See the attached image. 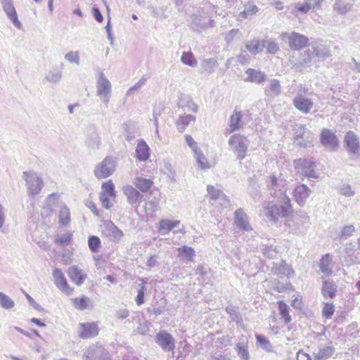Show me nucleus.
Masks as SVG:
<instances>
[{
	"instance_id": "59",
	"label": "nucleus",
	"mask_w": 360,
	"mask_h": 360,
	"mask_svg": "<svg viewBox=\"0 0 360 360\" xmlns=\"http://www.w3.org/2000/svg\"><path fill=\"white\" fill-rule=\"evenodd\" d=\"M145 290L146 289H143V286L141 288H139L137 290V296L135 299V301L138 306H140L144 303Z\"/></svg>"
},
{
	"instance_id": "42",
	"label": "nucleus",
	"mask_w": 360,
	"mask_h": 360,
	"mask_svg": "<svg viewBox=\"0 0 360 360\" xmlns=\"http://www.w3.org/2000/svg\"><path fill=\"white\" fill-rule=\"evenodd\" d=\"M331 263V258L329 254L325 255L322 257L320 261V269L322 273L330 275L332 274V269L330 266Z\"/></svg>"
},
{
	"instance_id": "36",
	"label": "nucleus",
	"mask_w": 360,
	"mask_h": 360,
	"mask_svg": "<svg viewBox=\"0 0 360 360\" xmlns=\"http://www.w3.org/2000/svg\"><path fill=\"white\" fill-rule=\"evenodd\" d=\"M195 117L191 115L180 116L176 121L177 129L179 132H183L190 123L194 122Z\"/></svg>"
},
{
	"instance_id": "43",
	"label": "nucleus",
	"mask_w": 360,
	"mask_h": 360,
	"mask_svg": "<svg viewBox=\"0 0 360 360\" xmlns=\"http://www.w3.org/2000/svg\"><path fill=\"white\" fill-rule=\"evenodd\" d=\"M351 9V5L342 0H336L334 4V10L340 15H345Z\"/></svg>"
},
{
	"instance_id": "23",
	"label": "nucleus",
	"mask_w": 360,
	"mask_h": 360,
	"mask_svg": "<svg viewBox=\"0 0 360 360\" xmlns=\"http://www.w3.org/2000/svg\"><path fill=\"white\" fill-rule=\"evenodd\" d=\"M293 104L298 110L304 114L309 112L314 105L310 99L302 95H299L293 99Z\"/></svg>"
},
{
	"instance_id": "2",
	"label": "nucleus",
	"mask_w": 360,
	"mask_h": 360,
	"mask_svg": "<svg viewBox=\"0 0 360 360\" xmlns=\"http://www.w3.org/2000/svg\"><path fill=\"white\" fill-rule=\"evenodd\" d=\"M309 223V217L307 214L304 212H300L287 219L285 222V226L290 233L300 235L304 233L306 228L304 226Z\"/></svg>"
},
{
	"instance_id": "57",
	"label": "nucleus",
	"mask_w": 360,
	"mask_h": 360,
	"mask_svg": "<svg viewBox=\"0 0 360 360\" xmlns=\"http://www.w3.org/2000/svg\"><path fill=\"white\" fill-rule=\"evenodd\" d=\"M186 142L188 146L191 148L193 154L197 151L200 150L198 148V143L194 141V139L190 135L185 136Z\"/></svg>"
},
{
	"instance_id": "53",
	"label": "nucleus",
	"mask_w": 360,
	"mask_h": 360,
	"mask_svg": "<svg viewBox=\"0 0 360 360\" xmlns=\"http://www.w3.org/2000/svg\"><path fill=\"white\" fill-rule=\"evenodd\" d=\"M72 237V236L71 233L58 235L56 237L55 242L60 245L68 244L70 242Z\"/></svg>"
},
{
	"instance_id": "55",
	"label": "nucleus",
	"mask_w": 360,
	"mask_h": 360,
	"mask_svg": "<svg viewBox=\"0 0 360 360\" xmlns=\"http://www.w3.org/2000/svg\"><path fill=\"white\" fill-rule=\"evenodd\" d=\"M340 193L346 197L354 196L355 192L352 189V187L349 184H343L340 188Z\"/></svg>"
},
{
	"instance_id": "8",
	"label": "nucleus",
	"mask_w": 360,
	"mask_h": 360,
	"mask_svg": "<svg viewBox=\"0 0 360 360\" xmlns=\"http://www.w3.org/2000/svg\"><path fill=\"white\" fill-rule=\"evenodd\" d=\"M155 342L165 352L173 351L175 347V340L172 335L165 330L159 332L155 338Z\"/></svg>"
},
{
	"instance_id": "45",
	"label": "nucleus",
	"mask_w": 360,
	"mask_h": 360,
	"mask_svg": "<svg viewBox=\"0 0 360 360\" xmlns=\"http://www.w3.org/2000/svg\"><path fill=\"white\" fill-rule=\"evenodd\" d=\"M122 128L127 141H131L135 138L134 130L131 122L128 121L124 122L122 125Z\"/></svg>"
},
{
	"instance_id": "33",
	"label": "nucleus",
	"mask_w": 360,
	"mask_h": 360,
	"mask_svg": "<svg viewBox=\"0 0 360 360\" xmlns=\"http://www.w3.org/2000/svg\"><path fill=\"white\" fill-rule=\"evenodd\" d=\"M257 12V6L253 3L248 2L245 5V9L238 14V20H242L250 18Z\"/></svg>"
},
{
	"instance_id": "44",
	"label": "nucleus",
	"mask_w": 360,
	"mask_h": 360,
	"mask_svg": "<svg viewBox=\"0 0 360 360\" xmlns=\"http://www.w3.org/2000/svg\"><path fill=\"white\" fill-rule=\"evenodd\" d=\"M15 306V302L8 295L0 292V307L4 309H11Z\"/></svg>"
},
{
	"instance_id": "1",
	"label": "nucleus",
	"mask_w": 360,
	"mask_h": 360,
	"mask_svg": "<svg viewBox=\"0 0 360 360\" xmlns=\"http://www.w3.org/2000/svg\"><path fill=\"white\" fill-rule=\"evenodd\" d=\"M280 205L269 202L266 207H264L262 214L266 220L276 223L279 217H285L292 212L290 200L287 195H282L278 200Z\"/></svg>"
},
{
	"instance_id": "5",
	"label": "nucleus",
	"mask_w": 360,
	"mask_h": 360,
	"mask_svg": "<svg viewBox=\"0 0 360 360\" xmlns=\"http://www.w3.org/2000/svg\"><path fill=\"white\" fill-rule=\"evenodd\" d=\"M295 143L300 147L312 146L314 134L303 124H296L294 133Z\"/></svg>"
},
{
	"instance_id": "29",
	"label": "nucleus",
	"mask_w": 360,
	"mask_h": 360,
	"mask_svg": "<svg viewBox=\"0 0 360 360\" xmlns=\"http://www.w3.org/2000/svg\"><path fill=\"white\" fill-rule=\"evenodd\" d=\"M179 224L180 221L179 220L171 221L169 219H162L159 222L158 231L160 234L165 235Z\"/></svg>"
},
{
	"instance_id": "32",
	"label": "nucleus",
	"mask_w": 360,
	"mask_h": 360,
	"mask_svg": "<svg viewBox=\"0 0 360 360\" xmlns=\"http://www.w3.org/2000/svg\"><path fill=\"white\" fill-rule=\"evenodd\" d=\"M321 291L325 298H333L335 295L337 288L333 281L327 280L323 282Z\"/></svg>"
},
{
	"instance_id": "13",
	"label": "nucleus",
	"mask_w": 360,
	"mask_h": 360,
	"mask_svg": "<svg viewBox=\"0 0 360 360\" xmlns=\"http://www.w3.org/2000/svg\"><path fill=\"white\" fill-rule=\"evenodd\" d=\"M54 283L56 287L67 295H70L73 289L70 287L64 274L59 269H55L53 271Z\"/></svg>"
},
{
	"instance_id": "12",
	"label": "nucleus",
	"mask_w": 360,
	"mask_h": 360,
	"mask_svg": "<svg viewBox=\"0 0 360 360\" xmlns=\"http://www.w3.org/2000/svg\"><path fill=\"white\" fill-rule=\"evenodd\" d=\"M344 143L347 151L351 155H359V141L357 135L352 131L346 133Z\"/></svg>"
},
{
	"instance_id": "16",
	"label": "nucleus",
	"mask_w": 360,
	"mask_h": 360,
	"mask_svg": "<svg viewBox=\"0 0 360 360\" xmlns=\"http://www.w3.org/2000/svg\"><path fill=\"white\" fill-rule=\"evenodd\" d=\"M234 224L242 231H250L252 229L248 221V215L241 208L235 211Z\"/></svg>"
},
{
	"instance_id": "51",
	"label": "nucleus",
	"mask_w": 360,
	"mask_h": 360,
	"mask_svg": "<svg viewBox=\"0 0 360 360\" xmlns=\"http://www.w3.org/2000/svg\"><path fill=\"white\" fill-rule=\"evenodd\" d=\"M110 198H115V195H108L105 193H100V201L102 204V206L105 209L108 210L113 205L110 201Z\"/></svg>"
},
{
	"instance_id": "24",
	"label": "nucleus",
	"mask_w": 360,
	"mask_h": 360,
	"mask_svg": "<svg viewBox=\"0 0 360 360\" xmlns=\"http://www.w3.org/2000/svg\"><path fill=\"white\" fill-rule=\"evenodd\" d=\"M1 4L4 11L13 22V25L20 27V22L18 19V15L11 0H2Z\"/></svg>"
},
{
	"instance_id": "14",
	"label": "nucleus",
	"mask_w": 360,
	"mask_h": 360,
	"mask_svg": "<svg viewBox=\"0 0 360 360\" xmlns=\"http://www.w3.org/2000/svg\"><path fill=\"white\" fill-rule=\"evenodd\" d=\"M122 191L127 197V202L134 207H138L143 195L131 185H125L122 187Z\"/></svg>"
},
{
	"instance_id": "58",
	"label": "nucleus",
	"mask_w": 360,
	"mask_h": 360,
	"mask_svg": "<svg viewBox=\"0 0 360 360\" xmlns=\"http://www.w3.org/2000/svg\"><path fill=\"white\" fill-rule=\"evenodd\" d=\"M246 48L250 53L256 54L259 52V42L258 41H252L246 44Z\"/></svg>"
},
{
	"instance_id": "31",
	"label": "nucleus",
	"mask_w": 360,
	"mask_h": 360,
	"mask_svg": "<svg viewBox=\"0 0 360 360\" xmlns=\"http://www.w3.org/2000/svg\"><path fill=\"white\" fill-rule=\"evenodd\" d=\"M133 184L143 193H146L150 191L153 185V182L150 179H146L143 177L135 178Z\"/></svg>"
},
{
	"instance_id": "25",
	"label": "nucleus",
	"mask_w": 360,
	"mask_h": 360,
	"mask_svg": "<svg viewBox=\"0 0 360 360\" xmlns=\"http://www.w3.org/2000/svg\"><path fill=\"white\" fill-rule=\"evenodd\" d=\"M68 275L72 282L77 285H81L86 278V275L76 266L69 267Z\"/></svg>"
},
{
	"instance_id": "6",
	"label": "nucleus",
	"mask_w": 360,
	"mask_h": 360,
	"mask_svg": "<svg viewBox=\"0 0 360 360\" xmlns=\"http://www.w3.org/2000/svg\"><path fill=\"white\" fill-rule=\"evenodd\" d=\"M22 178L26 181L29 195H38L43 187V181L36 173L24 172Z\"/></svg>"
},
{
	"instance_id": "18",
	"label": "nucleus",
	"mask_w": 360,
	"mask_h": 360,
	"mask_svg": "<svg viewBox=\"0 0 360 360\" xmlns=\"http://www.w3.org/2000/svg\"><path fill=\"white\" fill-rule=\"evenodd\" d=\"M270 188L275 191V195L278 197V200H280L282 195H286V181L283 178H276L275 176H270Z\"/></svg>"
},
{
	"instance_id": "47",
	"label": "nucleus",
	"mask_w": 360,
	"mask_h": 360,
	"mask_svg": "<svg viewBox=\"0 0 360 360\" xmlns=\"http://www.w3.org/2000/svg\"><path fill=\"white\" fill-rule=\"evenodd\" d=\"M181 60L184 64L189 66L193 67L197 65V60L191 52H184Z\"/></svg>"
},
{
	"instance_id": "34",
	"label": "nucleus",
	"mask_w": 360,
	"mask_h": 360,
	"mask_svg": "<svg viewBox=\"0 0 360 360\" xmlns=\"http://www.w3.org/2000/svg\"><path fill=\"white\" fill-rule=\"evenodd\" d=\"M226 311L229 315L232 321L236 322L237 324L243 323V318L238 307L232 304H229L226 307Z\"/></svg>"
},
{
	"instance_id": "48",
	"label": "nucleus",
	"mask_w": 360,
	"mask_h": 360,
	"mask_svg": "<svg viewBox=\"0 0 360 360\" xmlns=\"http://www.w3.org/2000/svg\"><path fill=\"white\" fill-rule=\"evenodd\" d=\"M88 245L92 252H97L101 247V240L97 236H91L88 239Z\"/></svg>"
},
{
	"instance_id": "27",
	"label": "nucleus",
	"mask_w": 360,
	"mask_h": 360,
	"mask_svg": "<svg viewBox=\"0 0 360 360\" xmlns=\"http://www.w3.org/2000/svg\"><path fill=\"white\" fill-rule=\"evenodd\" d=\"M243 115L240 111L234 110L229 120V126L227 129L229 133H232L242 127Z\"/></svg>"
},
{
	"instance_id": "63",
	"label": "nucleus",
	"mask_w": 360,
	"mask_h": 360,
	"mask_svg": "<svg viewBox=\"0 0 360 360\" xmlns=\"http://www.w3.org/2000/svg\"><path fill=\"white\" fill-rule=\"evenodd\" d=\"M65 58L72 63H79V54L77 52H70L65 56Z\"/></svg>"
},
{
	"instance_id": "19",
	"label": "nucleus",
	"mask_w": 360,
	"mask_h": 360,
	"mask_svg": "<svg viewBox=\"0 0 360 360\" xmlns=\"http://www.w3.org/2000/svg\"><path fill=\"white\" fill-rule=\"evenodd\" d=\"M248 349L249 341L246 337H243L234 347L235 352L241 360H250Z\"/></svg>"
},
{
	"instance_id": "17",
	"label": "nucleus",
	"mask_w": 360,
	"mask_h": 360,
	"mask_svg": "<svg viewBox=\"0 0 360 360\" xmlns=\"http://www.w3.org/2000/svg\"><path fill=\"white\" fill-rule=\"evenodd\" d=\"M320 140L323 146L331 150H335L338 146V141L336 135L327 129H323L322 130Z\"/></svg>"
},
{
	"instance_id": "3",
	"label": "nucleus",
	"mask_w": 360,
	"mask_h": 360,
	"mask_svg": "<svg viewBox=\"0 0 360 360\" xmlns=\"http://www.w3.org/2000/svg\"><path fill=\"white\" fill-rule=\"evenodd\" d=\"M248 143V139L240 134H233L229 140V145L240 160L246 157Z\"/></svg>"
},
{
	"instance_id": "9",
	"label": "nucleus",
	"mask_w": 360,
	"mask_h": 360,
	"mask_svg": "<svg viewBox=\"0 0 360 360\" xmlns=\"http://www.w3.org/2000/svg\"><path fill=\"white\" fill-rule=\"evenodd\" d=\"M85 356L88 360H109L108 352L100 344L92 345L89 347L85 352Z\"/></svg>"
},
{
	"instance_id": "30",
	"label": "nucleus",
	"mask_w": 360,
	"mask_h": 360,
	"mask_svg": "<svg viewBox=\"0 0 360 360\" xmlns=\"http://www.w3.org/2000/svg\"><path fill=\"white\" fill-rule=\"evenodd\" d=\"M272 269L275 274L280 276H289L293 273L290 266L285 261H281L279 264H275Z\"/></svg>"
},
{
	"instance_id": "37",
	"label": "nucleus",
	"mask_w": 360,
	"mask_h": 360,
	"mask_svg": "<svg viewBox=\"0 0 360 360\" xmlns=\"http://www.w3.org/2000/svg\"><path fill=\"white\" fill-rule=\"evenodd\" d=\"M257 345L267 352H273L274 347L270 341L264 335L256 334Z\"/></svg>"
},
{
	"instance_id": "15",
	"label": "nucleus",
	"mask_w": 360,
	"mask_h": 360,
	"mask_svg": "<svg viewBox=\"0 0 360 360\" xmlns=\"http://www.w3.org/2000/svg\"><path fill=\"white\" fill-rule=\"evenodd\" d=\"M335 348L330 342L328 345H320L313 352L314 360H327L330 359L335 353Z\"/></svg>"
},
{
	"instance_id": "10",
	"label": "nucleus",
	"mask_w": 360,
	"mask_h": 360,
	"mask_svg": "<svg viewBox=\"0 0 360 360\" xmlns=\"http://www.w3.org/2000/svg\"><path fill=\"white\" fill-rule=\"evenodd\" d=\"M286 35L289 46L291 49L298 51L305 48L309 45L308 37L303 34L292 32L290 34Z\"/></svg>"
},
{
	"instance_id": "40",
	"label": "nucleus",
	"mask_w": 360,
	"mask_h": 360,
	"mask_svg": "<svg viewBox=\"0 0 360 360\" xmlns=\"http://www.w3.org/2000/svg\"><path fill=\"white\" fill-rule=\"evenodd\" d=\"M179 257L181 259H186L187 262H192L195 256L194 250L188 246H183L179 248Z\"/></svg>"
},
{
	"instance_id": "52",
	"label": "nucleus",
	"mask_w": 360,
	"mask_h": 360,
	"mask_svg": "<svg viewBox=\"0 0 360 360\" xmlns=\"http://www.w3.org/2000/svg\"><path fill=\"white\" fill-rule=\"evenodd\" d=\"M295 15H298L299 13H307L311 11L307 2L304 0V2L302 4L298 3L295 6Z\"/></svg>"
},
{
	"instance_id": "11",
	"label": "nucleus",
	"mask_w": 360,
	"mask_h": 360,
	"mask_svg": "<svg viewBox=\"0 0 360 360\" xmlns=\"http://www.w3.org/2000/svg\"><path fill=\"white\" fill-rule=\"evenodd\" d=\"M103 233L113 242H119L124 234L111 221H106L103 225Z\"/></svg>"
},
{
	"instance_id": "41",
	"label": "nucleus",
	"mask_w": 360,
	"mask_h": 360,
	"mask_svg": "<svg viewBox=\"0 0 360 360\" xmlns=\"http://www.w3.org/2000/svg\"><path fill=\"white\" fill-rule=\"evenodd\" d=\"M195 159L197 162L198 167L201 169H207L210 168V165L207 160L206 157L202 153L201 150L194 153Z\"/></svg>"
},
{
	"instance_id": "61",
	"label": "nucleus",
	"mask_w": 360,
	"mask_h": 360,
	"mask_svg": "<svg viewBox=\"0 0 360 360\" xmlns=\"http://www.w3.org/2000/svg\"><path fill=\"white\" fill-rule=\"evenodd\" d=\"M129 315V311L127 309H120L115 313V317L119 320L127 319Z\"/></svg>"
},
{
	"instance_id": "21",
	"label": "nucleus",
	"mask_w": 360,
	"mask_h": 360,
	"mask_svg": "<svg viewBox=\"0 0 360 360\" xmlns=\"http://www.w3.org/2000/svg\"><path fill=\"white\" fill-rule=\"evenodd\" d=\"M98 326L94 323H82L79 324V337L89 338L98 334Z\"/></svg>"
},
{
	"instance_id": "50",
	"label": "nucleus",
	"mask_w": 360,
	"mask_h": 360,
	"mask_svg": "<svg viewBox=\"0 0 360 360\" xmlns=\"http://www.w3.org/2000/svg\"><path fill=\"white\" fill-rule=\"evenodd\" d=\"M102 192L108 195H116L115 191V185L111 180L102 184Z\"/></svg>"
},
{
	"instance_id": "22",
	"label": "nucleus",
	"mask_w": 360,
	"mask_h": 360,
	"mask_svg": "<svg viewBox=\"0 0 360 360\" xmlns=\"http://www.w3.org/2000/svg\"><path fill=\"white\" fill-rule=\"evenodd\" d=\"M311 194V190L305 184L298 185L293 192L294 198L300 205H303Z\"/></svg>"
},
{
	"instance_id": "60",
	"label": "nucleus",
	"mask_w": 360,
	"mask_h": 360,
	"mask_svg": "<svg viewBox=\"0 0 360 360\" xmlns=\"http://www.w3.org/2000/svg\"><path fill=\"white\" fill-rule=\"evenodd\" d=\"M355 231V227L353 225H347L345 226L340 233V236L347 237L351 236Z\"/></svg>"
},
{
	"instance_id": "38",
	"label": "nucleus",
	"mask_w": 360,
	"mask_h": 360,
	"mask_svg": "<svg viewBox=\"0 0 360 360\" xmlns=\"http://www.w3.org/2000/svg\"><path fill=\"white\" fill-rule=\"evenodd\" d=\"M72 304L76 309L79 310H84L89 307L91 300L89 297L82 296L81 297H77L72 300Z\"/></svg>"
},
{
	"instance_id": "26",
	"label": "nucleus",
	"mask_w": 360,
	"mask_h": 360,
	"mask_svg": "<svg viewBox=\"0 0 360 360\" xmlns=\"http://www.w3.org/2000/svg\"><path fill=\"white\" fill-rule=\"evenodd\" d=\"M247 77L245 79L246 82L260 84L266 80V75L261 72L252 68H249L245 72Z\"/></svg>"
},
{
	"instance_id": "35",
	"label": "nucleus",
	"mask_w": 360,
	"mask_h": 360,
	"mask_svg": "<svg viewBox=\"0 0 360 360\" xmlns=\"http://www.w3.org/2000/svg\"><path fill=\"white\" fill-rule=\"evenodd\" d=\"M70 222V212L69 208L63 205L59 211L58 223L61 226H66Z\"/></svg>"
},
{
	"instance_id": "64",
	"label": "nucleus",
	"mask_w": 360,
	"mask_h": 360,
	"mask_svg": "<svg viewBox=\"0 0 360 360\" xmlns=\"http://www.w3.org/2000/svg\"><path fill=\"white\" fill-rule=\"evenodd\" d=\"M209 360H231L228 356L221 354H214L210 356Z\"/></svg>"
},
{
	"instance_id": "20",
	"label": "nucleus",
	"mask_w": 360,
	"mask_h": 360,
	"mask_svg": "<svg viewBox=\"0 0 360 360\" xmlns=\"http://www.w3.org/2000/svg\"><path fill=\"white\" fill-rule=\"evenodd\" d=\"M207 191L210 199L213 200H219L221 205L225 207L229 205V200L221 190L215 188L214 186L208 185L207 187Z\"/></svg>"
},
{
	"instance_id": "4",
	"label": "nucleus",
	"mask_w": 360,
	"mask_h": 360,
	"mask_svg": "<svg viewBox=\"0 0 360 360\" xmlns=\"http://www.w3.org/2000/svg\"><path fill=\"white\" fill-rule=\"evenodd\" d=\"M115 167L116 163L113 158L107 156L96 166L94 172L97 179H105L114 173Z\"/></svg>"
},
{
	"instance_id": "46",
	"label": "nucleus",
	"mask_w": 360,
	"mask_h": 360,
	"mask_svg": "<svg viewBox=\"0 0 360 360\" xmlns=\"http://www.w3.org/2000/svg\"><path fill=\"white\" fill-rule=\"evenodd\" d=\"M262 254L269 259H274L278 255L277 248L273 245H263L262 248Z\"/></svg>"
},
{
	"instance_id": "56",
	"label": "nucleus",
	"mask_w": 360,
	"mask_h": 360,
	"mask_svg": "<svg viewBox=\"0 0 360 360\" xmlns=\"http://www.w3.org/2000/svg\"><path fill=\"white\" fill-rule=\"evenodd\" d=\"M334 313V305L332 303H327L323 309V316L326 319H330Z\"/></svg>"
},
{
	"instance_id": "49",
	"label": "nucleus",
	"mask_w": 360,
	"mask_h": 360,
	"mask_svg": "<svg viewBox=\"0 0 360 360\" xmlns=\"http://www.w3.org/2000/svg\"><path fill=\"white\" fill-rule=\"evenodd\" d=\"M86 144L92 149L98 148L100 145V139L96 132H93L87 139Z\"/></svg>"
},
{
	"instance_id": "7",
	"label": "nucleus",
	"mask_w": 360,
	"mask_h": 360,
	"mask_svg": "<svg viewBox=\"0 0 360 360\" xmlns=\"http://www.w3.org/2000/svg\"><path fill=\"white\" fill-rule=\"evenodd\" d=\"M296 170L301 175L317 179L319 174L315 172V162L307 159H299L294 161Z\"/></svg>"
},
{
	"instance_id": "39",
	"label": "nucleus",
	"mask_w": 360,
	"mask_h": 360,
	"mask_svg": "<svg viewBox=\"0 0 360 360\" xmlns=\"http://www.w3.org/2000/svg\"><path fill=\"white\" fill-rule=\"evenodd\" d=\"M278 307L279 309V313L281 317L283 319L284 322L285 323H288L291 321V316L289 314V307L285 303L283 300L278 302Z\"/></svg>"
},
{
	"instance_id": "28",
	"label": "nucleus",
	"mask_w": 360,
	"mask_h": 360,
	"mask_svg": "<svg viewBox=\"0 0 360 360\" xmlns=\"http://www.w3.org/2000/svg\"><path fill=\"white\" fill-rule=\"evenodd\" d=\"M149 147L143 140H139L136 148V158L140 161H146L149 158Z\"/></svg>"
},
{
	"instance_id": "54",
	"label": "nucleus",
	"mask_w": 360,
	"mask_h": 360,
	"mask_svg": "<svg viewBox=\"0 0 360 360\" xmlns=\"http://www.w3.org/2000/svg\"><path fill=\"white\" fill-rule=\"evenodd\" d=\"M110 82L103 76V74H101L98 80V88L100 90H108L110 89Z\"/></svg>"
},
{
	"instance_id": "62",
	"label": "nucleus",
	"mask_w": 360,
	"mask_h": 360,
	"mask_svg": "<svg viewBox=\"0 0 360 360\" xmlns=\"http://www.w3.org/2000/svg\"><path fill=\"white\" fill-rule=\"evenodd\" d=\"M311 10H314L321 7L324 0H306Z\"/></svg>"
}]
</instances>
